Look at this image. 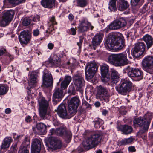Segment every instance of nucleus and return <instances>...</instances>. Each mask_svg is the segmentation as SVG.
<instances>
[{"instance_id":"1","label":"nucleus","mask_w":153,"mask_h":153,"mask_svg":"<svg viewBox=\"0 0 153 153\" xmlns=\"http://www.w3.org/2000/svg\"><path fill=\"white\" fill-rule=\"evenodd\" d=\"M105 45L108 49L112 50L114 49L117 51L122 49L125 46L124 39L114 34L110 35L107 38Z\"/></svg>"},{"instance_id":"2","label":"nucleus","mask_w":153,"mask_h":153,"mask_svg":"<svg viewBox=\"0 0 153 153\" xmlns=\"http://www.w3.org/2000/svg\"><path fill=\"white\" fill-rule=\"evenodd\" d=\"M108 62L116 66H124L129 63L126 55L122 53L110 55L108 57Z\"/></svg>"},{"instance_id":"3","label":"nucleus","mask_w":153,"mask_h":153,"mask_svg":"<svg viewBox=\"0 0 153 153\" xmlns=\"http://www.w3.org/2000/svg\"><path fill=\"white\" fill-rule=\"evenodd\" d=\"M101 136L98 133L94 134L88 137L85 141L82 143L83 149L85 150H88L97 146L100 142Z\"/></svg>"},{"instance_id":"4","label":"nucleus","mask_w":153,"mask_h":153,"mask_svg":"<svg viewBox=\"0 0 153 153\" xmlns=\"http://www.w3.org/2000/svg\"><path fill=\"white\" fill-rule=\"evenodd\" d=\"M123 72L126 73L129 77L136 81H140L143 78V72L137 68L130 67L128 66L123 70Z\"/></svg>"},{"instance_id":"5","label":"nucleus","mask_w":153,"mask_h":153,"mask_svg":"<svg viewBox=\"0 0 153 153\" xmlns=\"http://www.w3.org/2000/svg\"><path fill=\"white\" fill-rule=\"evenodd\" d=\"M96 97L97 99L103 102H108L109 100L110 96L108 93L107 88L101 85L97 87Z\"/></svg>"},{"instance_id":"6","label":"nucleus","mask_w":153,"mask_h":153,"mask_svg":"<svg viewBox=\"0 0 153 153\" xmlns=\"http://www.w3.org/2000/svg\"><path fill=\"white\" fill-rule=\"evenodd\" d=\"M132 86V82L129 80L125 79L122 81L119 86L116 87V89L119 93L125 95L131 91Z\"/></svg>"},{"instance_id":"7","label":"nucleus","mask_w":153,"mask_h":153,"mask_svg":"<svg viewBox=\"0 0 153 153\" xmlns=\"http://www.w3.org/2000/svg\"><path fill=\"white\" fill-rule=\"evenodd\" d=\"M14 14L12 10L4 12L3 13L2 19L0 20V26L4 27L8 25L13 19Z\"/></svg>"},{"instance_id":"8","label":"nucleus","mask_w":153,"mask_h":153,"mask_svg":"<svg viewBox=\"0 0 153 153\" xmlns=\"http://www.w3.org/2000/svg\"><path fill=\"white\" fill-rule=\"evenodd\" d=\"M94 28V27L88 19L84 18L82 20L79 21V24L77 27L78 32L79 33H83L87 32L90 29L92 30Z\"/></svg>"},{"instance_id":"9","label":"nucleus","mask_w":153,"mask_h":153,"mask_svg":"<svg viewBox=\"0 0 153 153\" xmlns=\"http://www.w3.org/2000/svg\"><path fill=\"white\" fill-rule=\"evenodd\" d=\"M73 82L76 90L82 93L85 82L81 74H75L73 77Z\"/></svg>"},{"instance_id":"10","label":"nucleus","mask_w":153,"mask_h":153,"mask_svg":"<svg viewBox=\"0 0 153 153\" xmlns=\"http://www.w3.org/2000/svg\"><path fill=\"white\" fill-rule=\"evenodd\" d=\"M143 69L150 74H153V56H148L142 60L141 63Z\"/></svg>"},{"instance_id":"11","label":"nucleus","mask_w":153,"mask_h":153,"mask_svg":"<svg viewBox=\"0 0 153 153\" xmlns=\"http://www.w3.org/2000/svg\"><path fill=\"white\" fill-rule=\"evenodd\" d=\"M48 141V149L49 150L53 151L61 149L62 143L60 140L54 137H50Z\"/></svg>"},{"instance_id":"12","label":"nucleus","mask_w":153,"mask_h":153,"mask_svg":"<svg viewBox=\"0 0 153 153\" xmlns=\"http://www.w3.org/2000/svg\"><path fill=\"white\" fill-rule=\"evenodd\" d=\"M80 102L79 99L77 97H74L71 99L68 105V111L71 116L76 114Z\"/></svg>"},{"instance_id":"13","label":"nucleus","mask_w":153,"mask_h":153,"mask_svg":"<svg viewBox=\"0 0 153 153\" xmlns=\"http://www.w3.org/2000/svg\"><path fill=\"white\" fill-rule=\"evenodd\" d=\"M97 67L96 64L93 62H89L87 63L85 68L86 78L88 79H91L96 72Z\"/></svg>"},{"instance_id":"14","label":"nucleus","mask_w":153,"mask_h":153,"mask_svg":"<svg viewBox=\"0 0 153 153\" xmlns=\"http://www.w3.org/2000/svg\"><path fill=\"white\" fill-rule=\"evenodd\" d=\"M38 101L40 106L39 115L42 118L44 119L46 115L48 102L43 97L39 99Z\"/></svg>"},{"instance_id":"15","label":"nucleus","mask_w":153,"mask_h":153,"mask_svg":"<svg viewBox=\"0 0 153 153\" xmlns=\"http://www.w3.org/2000/svg\"><path fill=\"white\" fill-rule=\"evenodd\" d=\"M31 37L30 32L27 30H25L21 31L19 36V41L22 45H27L30 42Z\"/></svg>"},{"instance_id":"16","label":"nucleus","mask_w":153,"mask_h":153,"mask_svg":"<svg viewBox=\"0 0 153 153\" xmlns=\"http://www.w3.org/2000/svg\"><path fill=\"white\" fill-rule=\"evenodd\" d=\"M145 47V45L143 42H139L136 44L133 51V56L136 57L140 56L144 53Z\"/></svg>"},{"instance_id":"17","label":"nucleus","mask_w":153,"mask_h":153,"mask_svg":"<svg viewBox=\"0 0 153 153\" xmlns=\"http://www.w3.org/2000/svg\"><path fill=\"white\" fill-rule=\"evenodd\" d=\"M109 66L106 64H103L100 67L101 79L103 82H107L110 80L111 76L109 73Z\"/></svg>"},{"instance_id":"18","label":"nucleus","mask_w":153,"mask_h":153,"mask_svg":"<svg viewBox=\"0 0 153 153\" xmlns=\"http://www.w3.org/2000/svg\"><path fill=\"white\" fill-rule=\"evenodd\" d=\"M42 78L43 85L45 86L48 87L53 85V80L51 74L48 71H44Z\"/></svg>"},{"instance_id":"19","label":"nucleus","mask_w":153,"mask_h":153,"mask_svg":"<svg viewBox=\"0 0 153 153\" xmlns=\"http://www.w3.org/2000/svg\"><path fill=\"white\" fill-rule=\"evenodd\" d=\"M103 34L101 33H97L93 37L91 41V48L95 50L100 45L103 37Z\"/></svg>"},{"instance_id":"20","label":"nucleus","mask_w":153,"mask_h":153,"mask_svg":"<svg viewBox=\"0 0 153 153\" xmlns=\"http://www.w3.org/2000/svg\"><path fill=\"white\" fill-rule=\"evenodd\" d=\"M42 143L41 139L37 138L33 139L31 146V153H39Z\"/></svg>"},{"instance_id":"21","label":"nucleus","mask_w":153,"mask_h":153,"mask_svg":"<svg viewBox=\"0 0 153 153\" xmlns=\"http://www.w3.org/2000/svg\"><path fill=\"white\" fill-rule=\"evenodd\" d=\"M56 111L59 116L62 118H70L72 117L69 112L67 113L65 106L63 104H61L58 106Z\"/></svg>"},{"instance_id":"22","label":"nucleus","mask_w":153,"mask_h":153,"mask_svg":"<svg viewBox=\"0 0 153 153\" xmlns=\"http://www.w3.org/2000/svg\"><path fill=\"white\" fill-rule=\"evenodd\" d=\"M133 123L134 126H139L140 127H145L147 124L149 126L150 122L147 121L145 116L143 117H139L135 119L133 121Z\"/></svg>"},{"instance_id":"23","label":"nucleus","mask_w":153,"mask_h":153,"mask_svg":"<svg viewBox=\"0 0 153 153\" xmlns=\"http://www.w3.org/2000/svg\"><path fill=\"white\" fill-rule=\"evenodd\" d=\"M38 75L34 73H31L29 76L28 78L29 86L30 88L35 87L38 83Z\"/></svg>"},{"instance_id":"24","label":"nucleus","mask_w":153,"mask_h":153,"mask_svg":"<svg viewBox=\"0 0 153 153\" xmlns=\"http://www.w3.org/2000/svg\"><path fill=\"white\" fill-rule=\"evenodd\" d=\"M117 128L119 130L121 131L125 134H129L133 131V128L131 126L126 125L118 126Z\"/></svg>"},{"instance_id":"25","label":"nucleus","mask_w":153,"mask_h":153,"mask_svg":"<svg viewBox=\"0 0 153 153\" xmlns=\"http://www.w3.org/2000/svg\"><path fill=\"white\" fill-rule=\"evenodd\" d=\"M55 0H42V5L45 8L51 9L54 5Z\"/></svg>"},{"instance_id":"26","label":"nucleus","mask_w":153,"mask_h":153,"mask_svg":"<svg viewBox=\"0 0 153 153\" xmlns=\"http://www.w3.org/2000/svg\"><path fill=\"white\" fill-rule=\"evenodd\" d=\"M111 73V81L113 84H116L119 81V75L118 72L115 70L111 69L110 71Z\"/></svg>"},{"instance_id":"27","label":"nucleus","mask_w":153,"mask_h":153,"mask_svg":"<svg viewBox=\"0 0 153 153\" xmlns=\"http://www.w3.org/2000/svg\"><path fill=\"white\" fill-rule=\"evenodd\" d=\"M143 39L146 44L147 49H149L153 45V38L151 36L146 34Z\"/></svg>"},{"instance_id":"28","label":"nucleus","mask_w":153,"mask_h":153,"mask_svg":"<svg viewBox=\"0 0 153 153\" xmlns=\"http://www.w3.org/2000/svg\"><path fill=\"white\" fill-rule=\"evenodd\" d=\"M129 7L128 2L125 0H119L118 9L120 11H123L127 9Z\"/></svg>"},{"instance_id":"29","label":"nucleus","mask_w":153,"mask_h":153,"mask_svg":"<svg viewBox=\"0 0 153 153\" xmlns=\"http://www.w3.org/2000/svg\"><path fill=\"white\" fill-rule=\"evenodd\" d=\"M49 62L52 65L58 67L60 65V59L56 55H54L49 59Z\"/></svg>"},{"instance_id":"30","label":"nucleus","mask_w":153,"mask_h":153,"mask_svg":"<svg viewBox=\"0 0 153 153\" xmlns=\"http://www.w3.org/2000/svg\"><path fill=\"white\" fill-rule=\"evenodd\" d=\"M12 139L10 137H6L3 140L1 148L2 149H5L8 148L12 141Z\"/></svg>"},{"instance_id":"31","label":"nucleus","mask_w":153,"mask_h":153,"mask_svg":"<svg viewBox=\"0 0 153 153\" xmlns=\"http://www.w3.org/2000/svg\"><path fill=\"white\" fill-rule=\"evenodd\" d=\"M108 30H117L120 29L117 19L114 20L111 22L107 27Z\"/></svg>"},{"instance_id":"32","label":"nucleus","mask_w":153,"mask_h":153,"mask_svg":"<svg viewBox=\"0 0 153 153\" xmlns=\"http://www.w3.org/2000/svg\"><path fill=\"white\" fill-rule=\"evenodd\" d=\"M71 79L72 78L71 76L69 75L65 76L64 80L61 83V88L64 89H66Z\"/></svg>"},{"instance_id":"33","label":"nucleus","mask_w":153,"mask_h":153,"mask_svg":"<svg viewBox=\"0 0 153 153\" xmlns=\"http://www.w3.org/2000/svg\"><path fill=\"white\" fill-rule=\"evenodd\" d=\"M62 89L61 88H60L56 89L53 94V98L56 99H61L64 96V94Z\"/></svg>"},{"instance_id":"34","label":"nucleus","mask_w":153,"mask_h":153,"mask_svg":"<svg viewBox=\"0 0 153 153\" xmlns=\"http://www.w3.org/2000/svg\"><path fill=\"white\" fill-rule=\"evenodd\" d=\"M117 0H110L108 8L110 12H115L117 10L116 2Z\"/></svg>"},{"instance_id":"35","label":"nucleus","mask_w":153,"mask_h":153,"mask_svg":"<svg viewBox=\"0 0 153 153\" xmlns=\"http://www.w3.org/2000/svg\"><path fill=\"white\" fill-rule=\"evenodd\" d=\"M72 137V134L71 132L68 130H66L64 133L62 137L64 138L67 143L70 142Z\"/></svg>"},{"instance_id":"36","label":"nucleus","mask_w":153,"mask_h":153,"mask_svg":"<svg viewBox=\"0 0 153 153\" xmlns=\"http://www.w3.org/2000/svg\"><path fill=\"white\" fill-rule=\"evenodd\" d=\"M46 126L42 123H38L36 124V128L39 132L42 134L45 133L46 129Z\"/></svg>"},{"instance_id":"37","label":"nucleus","mask_w":153,"mask_h":153,"mask_svg":"<svg viewBox=\"0 0 153 153\" xmlns=\"http://www.w3.org/2000/svg\"><path fill=\"white\" fill-rule=\"evenodd\" d=\"M66 130V128L65 127H60L56 129V135L62 137Z\"/></svg>"},{"instance_id":"38","label":"nucleus","mask_w":153,"mask_h":153,"mask_svg":"<svg viewBox=\"0 0 153 153\" xmlns=\"http://www.w3.org/2000/svg\"><path fill=\"white\" fill-rule=\"evenodd\" d=\"M133 141V139L131 138L125 139L120 141L119 142L120 146L125 145L131 143Z\"/></svg>"},{"instance_id":"39","label":"nucleus","mask_w":153,"mask_h":153,"mask_svg":"<svg viewBox=\"0 0 153 153\" xmlns=\"http://www.w3.org/2000/svg\"><path fill=\"white\" fill-rule=\"evenodd\" d=\"M94 122L95 127L97 128H99L103 123V120L99 118H96Z\"/></svg>"},{"instance_id":"40","label":"nucleus","mask_w":153,"mask_h":153,"mask_svg":"<svg viewBox=\"0 0 153 153\" xmlns=\"http://www.w3.org/2000/svg\"><path fill=\"white\" fill-rule=\"evenodd\" d=\"M120 28L126 26L127 22L125 19L123 17L117 19Z\"/></svg>"},{"instance_id":"41","label":"nucleus","mask_w":153,"mask_h":153,"mask_svg":"<svg viewBox=\"0 0 153 153\" xmlns=\"http://www.w3.org/2000/svg\"><path fill=\"white\" fill-rule=\"evenodd\" d=\"M8 90V87L6 85H0V96L5 94Z\"/></svg>"},{"instance_id":"42","label":"nucleus","mask_w":153,"mask_h":153,"mask_svg":"<svg viewBox=\"0 0 153 153\" xmlns=\"http://www.w3.org/2000/svg\"><path fill=\"white\" fill-rule=\"evenodd\" d=\"M28 144L27 146H22L20 147L19 150V153H29V147H28Z\"/></svg>"},{"instance_id":"43","label":"nucleus","mask_w":153,"mask_h":153,"mask_svg":"<svg viewBox=\"0 0 153 153\" xmlns=\"http://www.w3.org/2000/svg\"><path fill=\"white\" fill-rule=\"evenodd\" d=\"M149 126L148 124L145 126V127H141V128L137 133L138 135L141 137L143 134L147 131Z\"/></svg>"},{"instance_id":"44","label":"nucleus","mask_w":153,"mask_h":153,"mask_svg":"<svg viewBox=\"0 0 153 153\" xmlns=\"http://www.w3.org/2000/svg\"><path fill=\"white\" fill-rule=\"evenodd\" d=\"M78 6L83 7L87 5V0H76Z\"/></svg>"},{"instance_id":"45","label":"nucleus","mask_w":153,"mask_h":153,"mask_svg":"<svg viewBox=\"0 0 153 153\" xmlns=\"http://www.w3.org/2000/svg\"><path fill=\"white\" fill-rule=\"evenodd\" d=\"M26 0H8L9 2L11 4L16 5L25 2Z\"/></svg>"},{"instance_id":"46","label":"nucleus","mask_w":153,"mask_h":153,"mask_svg":"<svg viewBox=\"0 0 153 153\" xmlns=\"http://www.w3.org/2000/svg\"><path fill=\"white\" fill-rule=\"evenodd\" d=\"M82 107L85 109L88 110H90L91 109V105L85 100H82Z\"/></svg>"},{"instance_id":"47","label":"nucleus","mask_w":153,"mask_h":153,"mask_svg":"<svg viewBox=\"0 0 153 153\" xmlns=\"http://www.w3.org/2000/svg\"><path fill=\"white\" fill-rule=\"evenodd\" d=\"M53 25L52 24H48V30H46V33H48L49 34H51V32L54 30L53 28Z\"/></svg>"},{"instance_id":"48","label":"nucleus","mask_w":153,"mask_h":153,"mask_svg":"<svg viewBox=\"0 0 153 153\" xmlns=\"http://www.w3.org/2000/svg\"><path fill=\"white\" fill-rule=\"evenodd\" d=\"M30 23V20L27 18H24L22 21V23L23 25L27 26Z\"/></svg>"},{"instance_id":"49","label":"nucleus","mask_w":153,"mask_h":153,"mask_svg":"<svg viewBox=\"0 0 153 153\" xmlns=\"http://www.w3.org/2000/svg\"><path fill=\"white\" fill-rule=\"evenodd\" d=\"M48 24H52L53 25L57 24V22L55 21V17L54 16H53L50 18L49 22H48Z\"/></svg>"},{"instance_id":"50","label":"nucleus","mask_w":153,"mask_h":153,"mask_svg":"<svg viewBox=\"0 0 153 153\" xmlns=\"http://www.w3.org/2000/svg\"><path fill=\"white\" fill-rule=\"evenodd\" d=\"M144 116L146 119H148L149 120H151L153 117V113L148 112L145 114V116Z\"/></svg>"},{"instance_id":"51","label":"nucleus","mask_w":153,"mask_h":153,"mask_svg":"<svg viewBox=\"0 0 153 153\" xmlns=\"http://www.w3.org/2000/svg\"><path fill=\"white\" fill-rule=\"evenodd\" d=\"M140 0H131V4L132 6H137Z\"/></svg>"},{"instance_id":"52","label":"nucleus","mask_w":153,"mask_h":153,"mask_svg":"<svg viewBox=\"0 0 153 153\" xmlns=\"http://www.w3.org/2000/svg\"><path fill=\"white\" fill-rule=\"evenodd\" d=\"M6 50L5 48H1L0 49V56H2L6 54Z\"/></svg>"},{"instance_id":"53","label":"nucleus","mask_w":153,"mask_h":153,"mask_svg":"<svg viewBox=\"0 0 153 153\" xmlns=\"http://www.w3.org/2000/svg\"><path fill=\"white\" fill-rule=\"evenodd\" d=\"M39 33L40 31L38 29H36L33 30V34L34 36L36 37L38 36Z\"/></svg>"},{"instance_id":"54","label":"nucleus","mask_w":153,"mask_h":153,"mask_svg":"<svg viewBox=\"0 0 153 153\" xmlns=\"http://www.w3.org/2000/svg\"><path fill=\"white\" fill-rule=\"evenodd\" d=\"M25 120L26 122L28 123L31 122L32 119L31 118V117L30 116H28L26 117Z\"/></svg>"},{"instance_id":"55","label":"nucleus","mask_w":153,"mask_h":153,"mask_svg":"<svg viewBox=\"0 0 153 153\" xmlns=\"http://www.w3.org/2000/svg\"><path fill=\"white\" fill-rule=\"evenodd\" d=\"M50 133L51 135L54 134L56 135V129H55L53 128L52 129L50 130Z\"/></svg>"},{"instance_id":"56","label":"nucleus","mask_w":153,"mask_h":153,"mask_svg":"<svg viewBox=\"0 0 153 153\" xmlns=\"http://www.w3.org/2000/svg\"><path fill=\"white\" fill-rule=\"evenodd\" d=\"M40 17L38 15L35 16L33 18V20L34 22L39 21Z\"/></svg>"},{"instance_id":"57","label":"nucleus","mask_w":153,"mask_h":153,"mask_svg":"<svg viewBox=\"0 0 153 153\" xmlns=\"http://www.w3.org/2000/svg\"><path fill=\"white\" fill-rule=\"evenodd\" d=\"M71 34L72 35H76V30L75 28H71Z\"/></svg>"},{"instance_id":"58","label":"nucleus","mask_w":153,"mask_h":153,"mask_svg":"<svg viewBox=\"0 0 153 153\" xmlns=\"http://www.w3.org/2000/svg\"><path fill=\"white\" fill-rule=\"evenodd\" d=\"M128 150L129 151L131 152H134L136 151L134 147L133 146H130L128 147Z\"/></svg>"},{"instance_id":"59","label":"nucleus","mask_w":153,"mask_h":153,"mask_svg":"<svg viewBox=\"0 0 153 153\" xmlns=\"http://www.w3.org/2000/svg\"><path fill=\"white\" fill-rule=\"evenodd\" d=\"M48 48L50 49H52L54 45L52 43H49L48 45Z\"/></svg>"},{"instance_id":"60","label":"nucleus","mask_w":153,"mask_h":153,"mask_svg":"<svg viewBox=\"0 0 153 153\" xmlns=\"http://www.w3.org/2000/svg\"><path fill=\"white\" fill-rule=\"evenodd\" d=\"M5 112L6 114H9L11 112V110L10 108H8L5 110Z\"/></svg>"},{"instance_id":"61","label":"nucleus","mask_w":153,"mask_h":153,"mask_svg":"<svg viewBox=\"0 0 153 153\" xmlns=\"http://www.w3.org/2000/svg\"><path fill=\"white\" fill-rule=\"evenodd\" d=\"M74 88H70V91L71 94L73 95H75L76 94V92L75 90H74Z\"/></svg>"},{"instance_id":"62","label":"nucleus","mask_w":153,"mask_h":153,"mask_svg":"<svg viewBox=\"0 0 153 153\" xmlns=\"http://www.w3.org/2000/svg\"><path fill=\"white\" fill-rule=\"evenodd\" d=\"M94 105L96 107H98L100 106V103L99 101H96L94 103Z\"/></svg>"},{"instance_id":"63","label":"nucleus","mask_w":153,"mask_h":153,"mask_svg":"<svg viewBox=\"0 0 153 153\" xmlns=\"http://www.w3.org/2000/svg\"><path fill=\"white\" fill-rule=\"evenodd\" d=\"M77 45L79 46V48H80L82 46V42L81 39H80L79 42L77 43Z\"/></svg>"},{"instance_id":"64","label":"nucleus","mask_w":153,"mask_h":153,"mask_svg":"<svg viewBox=\"0 0 153 153\" xmlns=\"http://www.w3.org/2000/svg\"><path fill=\"white\" fill-rule=\"evenodd\" d=\"M108 113V111L105 110H103L102 111V114L105 115Z\"/></svg>"}]
</instances>
